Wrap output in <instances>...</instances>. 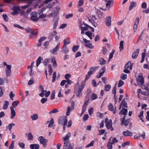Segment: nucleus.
<instances>
[{
	"instance_id": "1",
	"label": "nucleus",
	"mask_w": 149,
	"mask_h": 149,
	"mask_svg": "<svg viewBox=\"0 0 149 149\" xmlns=\"http://www.w3.org/2000/svg\"><path fill=\"white\" fill-rule=\"evenodd\" d=\"M79 77L78 78L77 82L75 85V89L77 90L76 92V94L77 96V97H80L82 95V91L84 87L86 85L85 81H82L81 83V85L79 86Z\"/></svg>"
},
{
	"instance_id": "2",
	"label": "nucleus",
	"mask_w": 149,
	"mask_h": 149,
	"mask_svg": "<svg viewBox=\"0 0 149 149\" xmlns=\"http://www.w3.org/2000/svg\"><path fill=\"white\" fill-rule=\"evenodd\" d=\"M133 64L131 63L130 61H129L125 65L124 67V72L128 73L130 72L129 70H131L132 69Z\"/></svg>"
},
{
	"instance_id": "3",
	"label": "nucleus",
	"mask_w": 149,
	"mask_h": 149,
	"mask_svg": "<svg viewBox=\"0 0 149 149\" xmlns=\"http://www.w3.org/2000/svg\"><path fill=\"white\" fill-rule=\"evenodd\" d=\"M38 140L40 144L42 145L44 147H46L47 145L48 140L42 136H40L38 138Z\"/></svg>"
},
{
	"instance_id": "4",
	"label": "nucleus",
	"mask_w": 149,
	"mask_h": 149,
	"mask_svg": "<svg viewBox=\"0 0 149 149\" xmlns=\"http://www.w3.org/2000/svg\"><path fill=\"white\" fill-rule=\"evenodd\" d=\"M67 118L65 116H61L59 118L58 123L59 125L65 126L67 124Z\"/></svg>"
},
{
	"instance_id": "5",
	"label": "nucleus",
	"mask_w": 149,
	"mask_h": 149,
	"mask_svg": "<svg viewBox=\"0 0 149 149\" xmlns=\"http://www.w3.org/2000/svg\"><path fill=\"white\" fill-rule=\"evenodd\" d=\"M39 14L36 12H33L30 14L31 16L30 19L33 21H38L39 18Z\"/></svg>"
},
{
	"instance_id": "6",
	"label": "nucleus",
	"mask_w": 149,
	"mask_h": 149,
	"mask_svg": "<svg viewBox=\"0 0 149 149\" xmlns=\"http://www.w3.org/2000/svg\"><path fill=\"white\" fill-rule=\"evenodd\" d=\"M136 80L138 84L141 86L143 85L144 83V80L142 74H141L137 76Z\"/></svg>"
},
{
	"instance_id": "7",
	"label": "nucleus",
	"mask_w": 149,
	"mask_h": 149,
	"mask_svg": "<svg viewBox=\"0 0 149 149\" xmlns=\"http://www.w3.org/2000/svg\"><path fill=\"white\" fill-rule=\"evenodd\" d=\"M11 65H8L6 68V72L7 77H10L11 76Z\"/></svg>"
},
{
	"instance_id": "8",
	"label": "nucleus",
	"mask_w": 149,
	"mask_h": 149,
	"mask_svg": "<svg viewBox=\"0 0 149 149\" xmlns=\"http://www.w3.org/2000/svg\"><path fill=\"white\" fill-rule=\"evenodd\" d=\"M106 127L108 130H111V131H113V129L112 126V121L111 120H110L108 123H106Z\"/></svg>"
},
{
	"instance_id": "9",
	"label": "nucleus",
	"mask_w": 149,
	"mask_h": 149,
	"mask_svg": "<svg viewBox=\"0 0 149 149\" xmlns=\"http://www.w3.org/2000/svg\"><path fill=\"white\" fill-rule=\"evenodd\" d=\"M13 12L11 13V15H15L19 13L18 11L20 10V8L18 6H15L13 8Z\"/></svg>"
},
{
	"instance_id": "10",
	"label": "nucleus",
	"mask_w": 149,
	"mask_h": 149,
	"mask_svg": "<svg viewBox=\"0 0 149 149\" xmlns=\"http://www.w3.org/2000/svg\"><path fill=\"white\" fill-rule=\"evenodd\" d=\"M108 107L109 110L111 111H113V113L115 114L117 112V109L116 107H115L114 109L112 104L110 103L108 106Z\"/></svg>"
},
{
	"instance_id": "11",
	"label": "nucleus",
	"mask_w": 149,
	"mask_h": 149,
	"mask_svg": "<svg viewBox=\"0 0 149 149\" xmlns=\"http://www.w3.org/2000/svg\"><path fill=\"white\" fill-rule=\"evenodd\" d=\"M61 52L64 54H67L69 52V49L67 46L63 45L61 49Z\"/></svg>"
},
{
	"instance_id": "12",
	"label": "nucleus",
	"mask_w": 149,
	"mask_h": 149,
	"mask_svg": "<svg viewBox=\"0 0 149 149\" xmlns=\"http://www.w3.org/2000/svg\"><path fill=\"white\" fill-rule=\"evenodd\" d=\"M10 108L11 110L10 118L11 119H12L14 118L15 116L16 115V112L13 107H11Z\"/></svg>"
},
{
	"instance_id": "13",
	"label": "nucleus",
	"mask_w": 149,
	"mask_h": 149,
	"mask_svg": "<svg viewBox=\"0 0 149 149\" xmlns=\"http://www.w3.org/2000/svg\"><path fill=\"white\" fill-rule=\"evenodd\" d=\"M139 49H137L134 51V52L132 56V58L134 59H135L138 56L139 52Z\"/></svg>"
},
{
	"instance_id": "14",
	"label": "nucleus",
	"mask_w": 149,
	"mask_h": 149,
	"mask_svg": "<svg viewBox=\"0 0 149 149\" xmlns=\"http://www.w3.org/2000/svg\"><path fill=\"white\" fill-rule=\"evenodd\" d=\"M123 134L125 136H131L132 135V133L129 130H127L123 132Z\"/></svg>"
},
{
	"instance_id": "15",
	"label": "nucleus",
	"mask_w": 149,
	"mask_h": 149,
	"mask_svg": "<svg viewBox=\"0 0 149 149\" xmlns=\"http://www.w3.org/2000/svg\"><path fill=\"white\" fill-rule=\"evenodd\" d=\"M105 22L107 26H109L111 25V20L110 17H108L106 18Z\"/></svg>"
},
{
	"instance_id": "16",
	"label": "nucleus",
	"mask_w": 149,
	"mask_h": 149,
	"mask_svg": "<svg viewBox=\"0 0 149 149\" xmlns=\"http://www.w3.org/2000/svg\"><path fill=\"white\" fill-rule=\"evenodd\" d=\"M128 110L127 109L122 108V109L119 112V114L123 115L125 116L127 114Z\"/></svg>"
},
{
	"instance_id": "17",
	"label": "nucleus",
	"mask_w": 149,
	"mask_h": 149,
	"mask_svg": "<svg viewBox=\"0 0 149 149\" xmlns=\"http://www.w3.org/2000/svg\"><path fill=\"white\" fill-rule=\"evenodd\" d=\"M30 147L31 149H39V145L38 144H31Z\"/></svg>"
},
{
	"instance_id": "18",
	"label": "nucleus",
	"mask_w": 149,
	"mask_h": 149,
	"mask_svg": "<svg viewBox=\"0 0 149 149\" xmlns=\"http://www.w3.org/2000/svg\"><path fill=\"white\" fill-rule=\"evenodd\" d=\"M136 6V3L133 1L131 2L130 5L129 7V10H131L132 9L135 7Z\"/></svg>"
},
{
	"instance_id": "19",
	"label": "nucleus",
	"mask_w": 149,
	"mask_h": 149,
	"mask_svg": "<svg viewBox=\"0 0 149 149\" xmlns=\"http://www.w3.org/2000/svg\"><path fill=\"white\" fill-rule=\"evenodd\" d=\"M31 118L33 121L36 120L38 118V115L37 114H33L31 116Z\"/></svg>"
},
{
	"instance_id": "20",
	"label": "nucleus",
	"mask_w": 149,
	"mask_h": 149,
	"mask_svg": "<svg viewBox=\"0 0 149 149\" xmlns=\"http://www.w3.org/2000/svg\"><path fill=\"white\" fill-rule=\"evenodd\" d=\"M109 142L112 144L118 142V140L115 138H110L109 139Z\"/></svg>"
},
{
	"instance_id": "21",
	"label": "nucleus",
	"mask_w": 149,
	"mask_h": 149,
	"mask_svg": "<svg viewBox=\"0 0 149 149\" xmlns=\"http://www.w3.org/2000/svg\"><path fill=\"white\" fill-rule=\"evenodd\" d=\"M59 10V8H57L54 10V12L52 14V16L53 17H55L56 16Z\"/></svg>"
},
{
	"instance_id": "22",
	"label": "nucleus",
	"mask_w": 149,
	"mask_h": 149,
	"mask_svg": "<svg viewBox=\"0 0 149 149\" xmlns=\"http://www.w3.org/2000/svg\"><path fill=\"white\" fill-rule=\"evenodd\" d=\"M71 134L70 132L68 133L65 135V136L64 137L63 139L64 141H69V138Z\"/></svg>"
},
{
	"instance_id": "23",
	"label": "nucleus",
	"mask_w": 149,
	"mask_h": 149,
	"mask_svg": "<svg viewBox=\"0 0 149 149\" xmlns=\"http://www.w3.org/2000/svg\"><path fill=\"white\" fill-rule=\"evenodd\" d=\"M63 42H64L63 46H67V45L69 44L70 42V41L69 38H67L65 39Z\"/></svg>"
},
{
	"instance_id": "24",
	"label": "nucleus",
	"mask_w": 149,
	"mask_h": 149,
	"mask_svg": "<svg viewBox=\"0 0 149 149\" xmlns=\"http://www.w3.org/2000/svg\"><path fill=\"white\" fill-rule=\"evenodd\" d=\"M9 104V102L7 101H5L4 102V104L3 106V109L4 110L6 109L8 107Z\"/></svg>"
},
{
	"instance_id": "25",
	"label": "nucleus",
	"mask_w": 149,
	"mask_h": 149,
	"mask_svg": "<svg viewBox=\"0 0 149 149\" xmlns=\"http://www.w3.org/2000/svg\"><path fill=\"white\" fill-rule=\"evenodd\" d=\"M59 49V48L55 47L54 48L50 50V52L52 54H55L56 52Z\"/></svg>"
},
{
	"instance_id": "26",
	"label": "nucleus",
	"mask_w": 149,
	"mask_h": 149,
	"mask_svg": "<svg viewBox=\"0 0 149 149\" xmlns=\"http://www.w3.org/2000/svg\"><path fill=\"white\" fill-rule=\"evenodd\" d=\"M52 62L53 63V67H56L57 65L55 58L54 57H53L51 58Z\"/></svg>"
},
{
	"instance_id": "27",
	"label": "nucleus",
	"mask_w": 149,
	"mask_h": 149,
	"mask_svg": "<svg viewBox=\"0 0 149 149\" xmlns=\"http://www.w3.org/2000/svg\"><path fill=\"white\" fill-rule=\"evenodd\" d=\"M129 123V120H122L121 123V125H124L125 126H127Z\"/></svg>"
},
{
	"instance_id": "28",
	"label": "nucleus",
	"mask_w": 149,
	"mask_h": 149,
	"mask_svg": "<svg viewBox=\"0 0 149 149\" xmlns=\"http://www.w3.org/2000/svg\"><path fill=\"white\" fill-rule=\"evenodd\" d=\"M57 33V32L56 31H54L52 32L51 33L49 34V38L51 40L52 39V38L54 36H56V35Z\"/></svg>"
},
{
	"instance_id": "29",
	"label": "nucleus",
	"mask_w": 149,
	"mask_h": 149,
	"mask_svg": "<svg viewBox=\"0 0 149 149\" xmlns=\"http://www.w3.org/2000/svg\"><path fill=\"white\" fill-rule=\"evenodd\" d=\"M69 143V141H64V144L63 145V149H68L69 147L68 144Z\"/></svg>"
},
{
	"instance_id": "30",
	"label": "nucleus",
	"mask_w": 149,
	"mask_h": 149,
	"mask_svg": "<svg viewBox=\"0 0 149 149\" xmlns=\"http://www.w3.org/2000/svg\"><path fill=\"white\" fill-rule=\"evenodd\" d=\"M93 73V72L90 70V71L88 72L87 74L86 75L85 80H87L90 77V76Z\"/></svg>"
},
{
	"instance_id": "31",
	"label": "nucleus",
	"mask_w": 149,
	"mask_h": 149,
	"mask_svg": "<svg viewBox=\"0 0 149 149\" xmlns=\"http://www.w3.org/2000/svg\"><path fill=\"white\" fill-rule=\"evenodd\" d=\"M85 34L90 38L91 40H92L93 39L92 37V33L90 31H87L85 33Z\"/></svg>"
},
{
	"instance_id": "32",
	"label": "nucleus",
	"mask_w": 149,
	"mask_h": 149,
	"mask_svg": "<svg viewBox=\"0 0 149 149\" xmlns=\"http://www.w3.org/2000/svg\"><path fill=\"white\" fill-rule=\"evenodd\" d=\"M111 86L109 84H106L104 86V89L106 91H109L111 88Z\"/></svg>"
},
{
	"instance_id": "33",
	"label": "nucleus",
	"mask_w": 149,
	"mask_h": 149,
	"mask_svg": "<svg viewBox=\"0 0 149 149\" xmlns=\"http://www.w3.org/2000/svg\"><path fill=\"white\" fill-rule=\"evenodd\" d=\"M33 136L31 133L29 132L28 136V140H31L33 139Z\"/></svg>"
},
{
	"instance_id": "34",
	"label": "nucleus",
	"mask_w": 149,
	"mask_h": 149,
	"mask_svg": "<svg viewBox=\"0 0 149 149\" xmlns=\"http://www.w3.org/2000/svg\"><path fill=\"white\" fill-rule=\"evenodd\" d=\"M97 98V96L95 93L92 94L91 96V100H94Z\"/></svg>"
},
{
	"instance_id": "35",
	"label": "nucleus",
	"mask_w": 149,
	"mask_h": 149,
	"mask_svg": "<svg viewBox=\"0 0 149 149\" xmlns=\"http://www.w3.org/2000/svg\"><path fill=\"white\" fill-rule=\"evenodd\" d=\"M19 103V102L18 101H14L12 103V105L13 107L14 108H15L18 106Z\"/></svg>"
},
{
	"instance_id": "36",
	"label": "nucleus",
	"mask_w": 149,
	"mask_h": 149,
	"mask_svg": "<svg viewBox=\"0 0 149 149\" xmlns=\"http://www.w3.org/2000/svg\"><path fill=\"white\" fill-rule=\"evenodd\" d=\"M79 48V45H74L72 47V51L74 52H75L78 50Z\"/></svg>"
},
{
	"instance_id": "37",
	"label": "nucleus",
	"mask_w": 149,
	"mask_h": 149,
	"mask_svg": "<svg viewBox=\"0 0 149 149\" xmlns=\"http://www.w3.org/2000/svg\"><path fill=\"white\" fill-rule=\"evenodd\" d=\"M49 44V42H48L46 41L45 42L43 45V48L44 49H47V48Z\"/></svg>"
},
{
	"instance_id": "38",
	"label": "nucleus",
	"mask_w": 149,
	"mask_h": 149,
	"mask_svg": "<svg viewBox=\"0 0 149 149\" xmlns=\"http://www.w3.org/2000/svg\"><path fill=\"white\" fill-rule=\"evenodd\" d=\"M115 52L114 50L113 49L111 53L109 54V58L108 61H110L113 57V55L114 54Z\"/></svg>"
},
{
	"instance_id": "39",
	"label": "nucleus",
	"mask_w": 149,
	"mask_h": 149,
	"mask_svg": "<svg viewBox=\"0 0 149 149\" xmlns=\"http://www.w3.org/2000/svg\"><path fill=\"white\" fill-rule=\"evenodd\" d=\"M102 54L105 55L107 54L108 52L107 49L105 47H103L102 49Z\"/></svg>"
},
{
	"instance_id": "40",
	"label": "nucleus",
	"mask_w": 149,
	"mask_h": 149,
	"mask_svg": "<svg viewBox=\"0 0 149 149\" xmlns=\"http://www.w3.org/2000/svg\"><path fill=\"white\" fill-rule=\"evenodd\" d=\"M85 45L86 47L90 48L93 49L94 48V46L91 43L89 42L88 44H85Z\"/></svg>"
},
{
	"instance_id": "41",
	"label": "nucleus",
	"mask_w": 149,
	"mask_h": 149,
	"mask_svg": "<svg viewBox=\"0 0 149 149\" xmlns=\"http://www.w3.org/2000/svg\"><path fill=\"white\" fill-rule=\"evenodd\" d=\"M124 41L123 40H122L120 41V45L119 47V49L120 51L122 50L123 49V43Z\"/></svg>"
},
{
	"instance_id": "42",
	"label": "nucleus",
	"mask_w": 149,
	"mask_h": 149,
	"mask_svg": "<svg viewBox=\"0 0 149 149\" xmlns=\"http://www.w3.org/2000/svg\"><path fill=\"white\" fill-rule=\"evenodd\" d=\"M98 68L99 67H91L90 70L93 73L96 70L98 69Z\"/></svg>"
},
{
	"instance_id": "43",
	"label": "nucleus",
	"mask_w": 149,
	"mask_h": 149,
	"mask_svg": "<svg viewBox=\"0 0 149 149\" xmlns=\"http://www.w3.org/2000/svg\"><path fill=\"white\" fill-rule=\"evenodd\" d=\"M120 104L121 105L123 106L124 107H127V102L124 100H123Z\"/></svg>"
},
{
	"instance_id": "44",
	"label": "nucleus",
	"mask_w": 149,
	"mask_h": 149,
	"mask_svg": "<svg viewBox=\"0 0 149 149\" xmlns=\"http://www.w3.org/2000/svg\"><path fill=\"white\" fill-rule=\"evenodd\" d=\"M94 142V141L93 140L91 141V142L86 146V148H88L93 146Z\"/></svg>"
},
{
	"instance_id": "45",
	"label": "nucleus",
	"mask_w": 149,
	"mask_h": 149,
	"mask_svg": "<svg viewBox=\"0 0 149 149\" xmlns=\"http://www.w3.org/2000/svg\"><path fill=\"white\" fill-rule=\"evenodd\" d=\"M41 57L40 56H39L38 58L36 63L37 67H38L40 63L41 62Z\"/></svg>"
},
{
	"instance_id": "46",
	"label": "nucleus",
	"mask_w": 149,
	"mask_h": 149,
	"mask_svg": "<svg viewBox=\"0 0 149 149\" xmlns=\"http://www.w3.org/2000/svg\"><path fill=\"white\" fill-rule=\"evenodd\" d=\"M41 93L39 94V95L42 97H43L44 96V94H45L47 91L45 90H43L41 91Z\"/></svg>"
},
{
	"instance_id": "47",
	"label": "nucleus",
	"mask_w": 149,
	"mask_h": 149,
	"mask_svg": "<svg viewBox=\"0 0 149 149\" xmlns=\"http://www.w3.org/2000/svg\"><path fill=\"white\" fill-rule=\"evenodd\" d=\"M100 64L102 65H103L106 63V61L103 58H101L100 60Z\"/></svg>"
},
{
	"instance_id": "48",
	"label": "nucleus",
	"mask_w": 149,
	"mask_h": 149,
	"mask_svg": "<svg viewBox=\"0 0 149 149\" xmlns=\"http://www.w3.org/2000/svg\"><path fill=\"white\" fill-rule=\"evenodd\" d=\"M56 72H54L53 74V77L52 78V81L53 82H54L55 81L56 78Z\"/></svg>"
},
{
	"instance_id": "49",
	"label": "nucleus",
	"mask_w": 149,
	"mask_h": 149,
	"mask_svg": "<svg viewBox=\"0 0 149 149\" xmlns=\"http://www.w3.org/2000/svg\"><path fill=\"white\" fill-rule=\"evenodd\" d=\"M54 119L53 118H51L50 121V122L48 125V127H51L54 124Z\"/></svg>"
},
{
	"instance_id": "50",
	"label": "nucleus",
	"mask_w": 149,
	"mask_h": 149,
	"mask_svg": "<svg viewBox=\"0 0 149 149\" xmlns=\"http://www.w3.org/2000/svg\"><path fill=\"white\" fill-rule=\"evenodd\" d=\"M127 75L125 74H122L121 75L120 77L121 79L124 80L127 78Z\"/></svg>"
},
{
	"instance_id": "51",
	"label": "nucleus",
	"mask_w": 149,
	"mask_h": 149,
	"mask_svg": "<svg viewBox=\"0 0 149 149\" xmlns=\"http://www.w3.org/2000/svg\"><path fill=\"white\" fill-rule=\"evenodd\" d=\"M50 62V59H45L44 62V64L45 66H47L48 63Z\"/></svg>"
},
{
	"instance_id": "52",
	"label": "nucleus",
	"mask_w": 149,
	"mask_h": 149,
	"mask_svg": "<svg viewBox=\"0 0 149 149\" xmlns=\"http://www.w3.org/2000/svg\"><path fill=\"white\" fill-rule=\"evenodd\" d=\"M18 144L19 146L21 147V148H25V145L23 142H19L18 143Z\"/></svg>"
},
{
	"instance_id": "53",
	"label": "nucleus",
	"mask_w": 149,
	"mask_h": 149,
	"mask_svg": "<svg viewBox=\"0 0 149 149\" xmlns=\"http://www.w3.org/2000/svg\"><path fill=\"white\" fill-rule=\"evenodd\" d=\"M55 91H53L52 92L51 96L50 98L51 100L54 99L55 98Z\"/></svg>"
},
{
	"instance_id": "54",
	"label": "nucleus",
	"mask_w": 149,
	"mask_h": 149,
	"mask_svg": "<svg viewBox=\"0 0 149 149\" xmlns=\"http://www.w3.org/2000/svg\"><path fill=\"white\" fill-rule=\"evenodd\" d=\"M124 84V82L123 81L120 80L118 82V87H120L122 86H123Z\"/></svg>"
},
{
	"instance_id": "55",
	"label": "nucleus",
	"mask_w": 149,
	"mask_h": 149,
	"mask_svg": "<svg viewBox=\"0 0 149 149\" xmlns=\"http://www.w3.org/2000/svg\"><path fill=\"white\" fill-rule=\"evenodd\" d=\"M93 111L94 109L93 107H91L88 109V112L90 116L93 113Z\"/></svg>"
},
{
	"instance_id": "56",
	"label": "nucleus",
	"mask_w": 149,
	"mask_h": 149,
	"mask_svg": "<svg viewBox=\"0 0 149 149\" xmlns=\"http://www.w3.org/2000/svg\"><path fill=\"white\" fill-rule=\"evenodd\" d=\"M67 110V111L66 112V115L67 116H68L70 114V111L72 110V109H71L70 107H68Z\"/></svg>"
},
{
	"instance_id": "57",
	"label": "nucleus",
	"mask_w": 149,
	"mask_h": 149,
	"mask_svg": "<svg viewBox=\"0 0 149 149\" xmlns=\"http://www.w3.org/2000/svg\"><path fill=\"white\" fill-rule=\"evenodd\" d=\"M116 85H115L113 87V88L112 91V93L114 94V96H115V97L116 95Z\"/></svg>"
},
{
	"instance_id": "58",
	"label": "nucleus",
	"mask_w": 149,
	"mask_h": 149,
	"mask_svg": "<svg viewBox=\"0 0 149 149\" xmlns=\"http://www.w3.org/2000/svg\"><path fill=\"white\" fill-rule=\"evenodd\" d=\"M73 16V15L72 13H69L68 14H67L65 17V18L67 19H69L72 17Z\"/></svg>"
},
{
	"instance_id": "59",
	"label": "nucleus",
	"mask_w": 149,
	"mask_h": 149,
	"mask_svg": "<svg viewBox=\"0 0 149 149\" xmlns=\"http://www.w3.org/2000/svg\"><path fill=\"white\" fill-rule=\"evenodd\" d=\"M15 94H13L12 91H11L9 94V96L11 100H13V97L15 96Z\"/></svg>"
},
{
	"instance_id": "60",
	"label": "nucleus",
	"mask_w": 149,
	"mask_h": 149,
	"mask_svg": "<svg viewBox=\"0 0 149 149\" xmlns=\"http://www.w3.org/2000/svg\"><path fill=\"white\" fill-rule=\"evenodd\" d=\"M71 77V74L69 73L66 74L65 75V78L66 79H69Z\"/></svg>"
},
{
	"instance_id": "61",
	"label": "nucleus",
	"mask_w": 149,
	"mask_h": 149,
	"mask_svg": "<svg viewBox=\"0 0 149 149\" xmlns=\"http://www.w3.org/2000/svg\"><path fill=\"white\" fill-rule=\"evenodd\" d=\"M15 125V123H11L9 125L8 128L10 131H11L12 127Z\"/></svg>"
},
{
	"instance_id": "62",
	"label": "nucleus",
	"mask_w": 149,
	"mask_h": 149,
	"mask_svg": "<svg viewBox=\"0 0 149 149\" xmlns=\"http://www.w3.org/2000/svg\"><path fill=\"white\" fill-rule=\"evenodd\" d=\"M14 141H12L9 147V149H13L14 147Z\"/></svg>"
},
{
	"instance_id": "63",
	"label": "nucleus",
	"mask_w": 149,
	"mask_h": 149,
	"mask_svg": "<svg viewBox=\"0 0 149 149\" xmlns=\"http://www.w3.org/2000/svg\"><path fill=\"white\" fill-rule=\"evenodd\" d=\"M38 33V31L36 29L33 31H32L31 32V33L32 34V35L34 36H36L37 35Z\"/></svg>"
},
{
	"instance_id": "64",
	"label": "nucleus",
	"mask_w": 149,
	"mask_h": 149,
	"mask_svg": "<svg viewBox=\"0 0 149 149\" xmlns=\"http://www.w3.org/2000/svg\"><path fill=\"white\" fill-rule=\"evenodd\" d=\"M112 144L109 142L108 143L107 147L108 149H112Z\"/></svg>"
}]
</instances>
